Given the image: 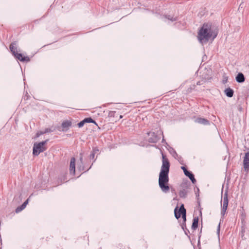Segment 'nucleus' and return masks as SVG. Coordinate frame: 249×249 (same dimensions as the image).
<instances>
[{
    "label": "nucleus",
    "mask_w": 249,
    "mask_h": 249,
    "mask_svg": "<svg viewBox=\"0 0 249 249\" xmlns=\"http://www.w3.org/2000/svg\"><path fill=\"white\" fill-rule=\"evenodd\" d=\"M197 85H200V82H197Z\"/></svg>",
    "instance_id": "a878e982"
},
{
    "label": "nucleus",
    "mask_w": 249,
    "mask_h": 249,
    "mask_svg": "<svg viewBox=\"0 0 249 249\" xmlns=\"http://www.w3.org/2000/svg\"><path fill=\"white\" fill-rule=\"evenodd\" d=\"M84 120L85 123H92L96 124L95 121L94 120H93L91 118H87Z\"/></svg>",
    "instance_id": "aec40b11"
},
{
    "label": "nucleus",
    "mask_w": 249,
    "mask_h": 249,
    "mask_svg": "<svg viewBox=\"0 0 249 249\" xmlns=\"http://www.w3.org/2000/svg\"><path fill=\"white\" fill-rule=\"evenodd\" d=\"M99 151V149L97 147H93L92 149V151L89 156V158L91 160H94V161L95 160V155Z\"/></svg>",
    "instance_id": "dca6fc26"
},
{
    "label": "nucleus",
    "mask_w": 249,
    "mask_h": 249,
    "mask_svg": "<svg viewBox=\"0 0 249 249\" xmlns=\"http://www.w3.org/2000/svg\"><path fill=\"white\" fill-rule=\"evenodd\" d=\"M217 35V31L209 24H204L198 33L197 38L201 44L206 43L209 40H213Z\"/></svg>",
    "instance_id": "f03ea898"
},
{
    "label": "nucleus",
    "mask_w": 249,
    "mask_h": 249,
    "mask_svg": "<svg viewBox=\"0 0 249 249\" xmlns=\"http://www.w3.org/2000/svg\"><path fill=\"white\" fill-rule=\"evenodd\" d=\"M235 79L236 81L238 82V83H243L245 80L244 75L241 72L238 73V74L236 76Z\"/></svg>",
    "instance_id": "f8f14e48"
},
{
    "label": "nucleus",
    "mask_w": 249,
    "mask_h": 249,
    "mask_svg": "<svg viewBox=\"0 0 249 249\" xmlns=\"http://www.w3.org/2000/svg\"><path fill=\"white\" fill-rule=\"evenodd\" d=\"M165 18L167 19H168L169 20H170L172 21H176L177 20V18H174V17H171V16L170 15H168V16H165Z\"/></svg>",
    "instance_id": "412c9836"
},
{
    "label": "nucleus",
    "mask_w": 249,
    "mask_h": 249,
    "mask_svg": "<svg viewBox=\"0 0 249 249\" xmlns=\"http://www.w3.org/2000/svg\"><path fill=\"white\" fill-rule=\"evenodd\" d=\"M10 49L15 57L21 62H29L30 58L28 56H23L21 53H18L16 43L14 42L10 44Z\"/></svg>",
    "instance_id": "7ed1b4c3"
},
{
    "label": "nucleus",
    "mask_w": 249,
    "mask_h": 249,
    "mask_svg": "<svg viewBox=\"0 0 249 249\" xmlns=\"http://www.w3.org/2000/svg\"><path fill=\"white\" fill-rule=\"evenodd\" d=\"M10 49L15 57L21 62H29L30 58L28 56H23L21 53H18L16 43L14 42L10 44Z\"/></svg>",
    "instance_id": "20e7f679"
},
{
    "label": "nucleus",
    "mask_w": 249,
    "mask_h": 249,
    "mask_svg": "<svg viewBox=\"0 0 249 249\" xmlns=\"http://www.w3.org/2000/svg\"><path fill=\"white\" fill-rule=\"evenodd\" d=\"M48 140L42 141L39 143H35L33 146V154L38 156L40 153L45 151L47 149L45 145Z\"/></svg>",
    "instance_id": "39448f33"
},
{
    "label": "nucleus",
    "mask_w": 249,
    "mask_h": 249,
    "mask_svg": "<svg viewBox=\"0 0 249 249\" xmlns=\"http://www.w3.org/2000/svg\"><path fill=\"white\" fill-rule=\"evenodd\" d=\"M220 228V223H219V224H218V227H217V234H218V235L219 234Z\"/></svg>",
    "instance_id": "393cba45"
},
{
    "label": "nucleus",
    "mask_w": 249,
    "mask_h": 249,
    "mask_svg": "<svg viewBox=\"0 0 249 249\" xmlns=\"http://www.w3.org/2000/svg\"><path fill=\"white\" fill-rule=\"evenodd\" d=\"M229 200L228 198V193L226 192L223 197H222V199L221 201V214L222 216H224L226 213V211L227 210L228 206Z\"/></svg>",
    "instance_id": "423d86ee"
},
{
    "label": "nucleus",
    "mask_w": 249,
    "mask_h": 249,
    "mask_svg": "<svg viewBox=\"0 0 249 249\" xmlns=\"http://www.w3.org/2000/svg\"><path fill=\"white\" fill-rule=\"evenodd\" d=\"M196 122L200 124H203L205 125H207L209 124V121L208 120L202 118H197L196 120Z\"/></svg>",
    "instance_id": "ddd939ff"
},
{
    "label": "nucleus",
    "mask_w": 249,
    "mask_h": 249,
    "mask_svg": "<svg viewBox=\"0 0 249 249\" xmlns=\"http://www.w3.org/2000/svg\"><path fill=\"white\" fill-rule=\"evenodd\" d=\"M71 124V122L69 121H66L62 124V127L64 129H68Z\"/></svg>",
    "instance_id": "a211bd4d"
},
{
    "label": "nucleus",
    "mask_w": 249,
    "mask_h": 249,
    "mask_svg": "<svg viewBox=\"0 0 249 249\" xmlns=\"http://www.w3.org/2000/svg\"><path fill=\"white\" fill-rule=\"evenodd\" d=\"M198 217H195L193 219V221L192 225V229L195 230L198 227Z\"/></svg>",
    "instance_id": "2eb2a0df"
},
{
    "label": "nucleus",
    "mask_w": 249,
    "mask_h": 249,
    "mask_svg": "<svg viewBox=\"0 0 249 249\" xmlns=\"http://www.w3.org/2000/svg\"><path fill=\"white\" fill-rule=\"evenodd\" d=\"M80 161L82 164H83V155L82 153L80 154Z\"/></svg>",
    "instance_id": "b1692460"
},
{
    "label": "nucleus",
    "mask_w": 249,
    "mask_h": 249,
    "mask_svg": "<svg viewBox=\"0 0 249 249\" xmlns=\"http://www.w3.org/2000/svg\"><path fill=\"white\" fill-rule=\"evenodd\" d=\"M148 135L150 136L148 140L150 142L156 143L160 139V138L155 132H149L148 133Z\"/></svg>",
    "instance_id": "1a4fd4ad"
},
{
    "label": "nucleus",
    "mask_w": 249,
    "mask_h": 249,
    "mask_svg": "<svg viewBox=\"0 0 249 249\" xmlns=\"http://www.w3.org/2000/svg\"><path fill=\"white\" fill-rule=\"evenodd\" d=\"M181 168L183 170L185 176L188 177L193 183H195L196 182V180L195 178L194 175L191 172L188 171L184 166H181Z\"/></svg>",
    "instance_id": "6e6552de"
},
{
    "label": "nucleus",
    "mask_w": 249,
    "mask_h": 249,
    "mask_svg": "<svg viewBox=\"0 0 249 249\" xmlns=\"http://www.w3.org/2000/svg\"><path fill=\"white\" fill-rule=\"evenodd\" d=\"M244 168L245 170H248L249 169V151L246 153L243 160Z\"/></svg>",
    "instance_id": "9d476101"
},
{
    "label": "nucleus",
    "mask_w": 249,
    "mask_h": 249,
    "mask_svg": "<svg viewBox=\"0 0 249 249\" xmlns=\"http://www.w3.org/2000/svg\"><path fill=\"white\" fill-rule=\"evenodd\" d=\"M75 159L74 158H72L71 159L70 165V172L72 175H74L75 172Z\"/></svg>",
    "instance_id": "9b49d317"
},
{
    "label": "nucleus",
    "mask_w": 249,
    "mask_h": 249,
    "mask_svg": "<svg viewBox=\"0 0 249 249\" xmlns=\"http://www.w3.org/2000/svg\"><path fill=\"white\" fill-rule=\"evenodd\" d=\"M187 191L186 189H182L179 192V196L180 197L185 198L186 197Z\"/></svg>",
    "instance_id": "6ab92c4d"
},
{
    "label": "nucleus",
    "mask_w": 249,
    "mask_h": 249,
    "mask_svg": "<svg viewBox=\"0 0 249 249\" xmlns=\"http://www.w3.org/2000/svg\"><path fill=\"white\" fill-rule=\"evenodd\" d=\"M175 216L177 219H178L181 215L184 221H186V209L184 208L183 204H182L179 210L178 209L177 207L174 210Z\"/></svg>",
    "instance_id": "0eeeda50"
},
{
    "label": "nucleus",
    "mask_w": 249,
    "mask_h": 249,
    "mask_svg": "<svg viewBox=\"0 0 249 249\" xmlns=\"http://www.w3.org/2000/svg\"><path fill=\"white\" fill-rule=\"evenodd\" d=\"M85 123V122L84 120H83V121H81L80 122H79L78 124V127H82L84 125Z\"/></svg>",
    "instance_id": "4be33fe9"
},
{
    "label": "nucleus",
    "mask_w": 249,
    "mask_h": 249,
    "mask_svg": "<svg viewBox=\"0 0 249 249\" xmlns=\"http://www.w3.org/2000/svg\"><path fill=\"white\" fill-rule=\"evenodd\" d=\"M234 91L233 89L229 88L225 90V94L229 97H231L233 96Z\"/></svg>",
    "instance_id": "f3484780"
},
{
    "label": "nucleus",
    "mask_w": 249,
    "mask_h": 249,
    "mask_svg": "<svg viewBox=\"0 0 249 249\" xmlns=\"http://www.w3.org/2000/svg\"><path fill=\"white\" fill-rule=\"evenodd\" d=\"M28 203V200H26L20 206L18 207L16 209V213H18L23 210L26 206V205Z\"/></svg>",
    "instance_id": "4468645a"
},
{
    "label": "nucleus",
    "mask_w": 249,
    "mask_h": 249,
    "mask_svg": "<svg viewBox=\"0 0 249 249\" xmlns=\"http://www.w3.org/2000/svg\"><path fill=\"white\" fill-rule=\"evenodd\" d=\"M162 166L159 174V185L162 192L167 193L170 190L168 185L170 163L163 154H162Z\"/></svg>",
    "instance_id": "f257e3e1"
},
{
    "label": "nucleus",
    "mask_w": 249,
    "mask_h": 249,
    "mask_svg": "<svg viewBox=\"0 0 249 249\" xmlns=\"http://www.w3.org/2000/svg\"><path fill=\"white\" fill-rule=\"evenodd\" d=\"M49 132L48 129H46L45 131L44 132V133H46V132ZM43 133H44V132H40V133L38 132L36 134V137H38L40 135H41Z\"/></svg>",
    "instance_id": "5701e85b"
}]
</instances>
